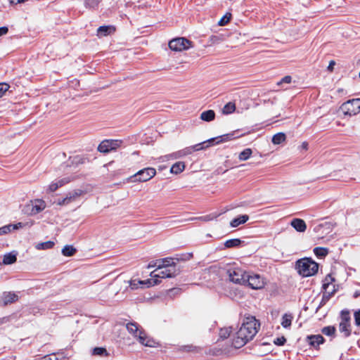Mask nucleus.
<instances>
[{
	"mask_svg": "<svg viewBox=\"0 0 360 360\" xmlns=\"http://www.w3.org/2000/svg\"><path fill=\"white\" fill-rule=\"evenodd\" d=\"M260 323L255 316H249L243 319V322L233 339L232 345L235 348H240L248 342L252 340L258 333Z\"/></svg>",
	"mask_w": 360,
	"mask_h": 360,
	"instance_id": "nucleus-1",
	"label": "nucleus"
},
{
	"mask_svg": "<svg viewBox=\"0 0 360 360\" xmlns=\"http://www.w3.org/2000/svg\"><path fill=\"white\" fill-rule=\"evenodd\" d=\"M179 273L180 269L176 268L174 262H172V264H158L157 269L150 273V276L158 280V278H173Z\"/></svg>",
	"mask_w": 360,
	"mask_h": 360,
	"instance_id": "nucleus-2",
	"label": "nucleus"
},
{
	"mask_svg": "<svg viewBox=\"0 0 360 360\" xmlns=\"http://www.w3.org/2000/svg\"><path fill=\"white\" fill-rule=\"evenodd\" d=\"M296 269L299 274L308 277L317 273L319 264L310 258H302L297 261Z\"/></svg>",
	"mask_w": 360,
	"mask_h": 360,
	"instance_id": "nucleus-3",
	"label": "nucleus"
},
{
	"mask_svg": "<svg viewBox=\"0 0 360 360\" xmlns=\"http://www.w3.org/2000/svg\"><path fill=\"white\" fill-rule=\"evenodd\" d=\"M232 136H233V134H224L222 136L210 139L206 141L195 144L192 147L186 148V151L184 153V155L190 154L194 150L198 151V150L206 148L211 145L218 144V143H220L222 142L227 141L231 139Z\"/></svg>",
	"mask_w": 360,
	"mask_h": 360,
	"instance_id": "nucleus-4",
	"label": "nucleus"
},
{
	"mask_svg": "<svg viewBox=\"0 0 360 360\" xmlns=\"http://www.w3.org/2000/svg\"><path fill=\"white\" fill-rule=\"evenodd\" d=\"M126 327L129 333L138 338L139 342L141 345L147 347L154 346L155 341L148 338L144 331L139 329L136 323H129L127 324Z\"/></svg>",
	"mask_w": 360,
	"mask_h": 360,
	"instance_id": "nucleus-5",
	"label": "nucleus"
},
{
	"mask_svg": "<svg viewBox=\"0 0 360 360\" xmlns=\"http://www.w3.org/2000/svg\"><path fill=\"white\" fill-rule=\"evenodd\" d=\"M340 109L346 115H357L360 112V98H354L345 102Z\"/></svg>",
	"mask_w": 360,
	"mask_h": 360,
	"instance_id": "nucleus-6",
	"label": "nucleus"
},
{
	"mask_svg": "<svg viewBox=\"0 0 360 360\" xmlns=\"http://www.w3.org/2000/svg\"><path fill=\"white\" fill-rule=\"evenodd\" d=\"M156 174V170L153 167H147L139 170L130 177L132 182H145L151 179Z\"/></svg>",
	"mask_w": 360,
	"mask_h": 360,
	"instance_id": "nucleus-7",
	"label": "nucleus"
},
{
	"mask_svg": "<svg viewBox=\"0 0 360 360\" xmlns=\"http://www.w3.org/2000/svg\"><path fill=\"white\" fill-rule=\"evenodd\" d=\"M227 274L229 280L236 284L245 285L247 273L240 268H231L228 269Z\"/></svg>",
	"mask_w": 360,
	"mask_h": 360,
	"instance_id": "nucleus-8",
	"label": "nucleus"
},
{
	"mask_svg": "<svg viewBox=\"0 0 360 360\" xmlns=\"http://www.w3.org/2000/svg\"><path fill=\"white\" fill-rule=\"evenodd\" d=\"M169 47L174 51H182L192 47V42L184 37H178L169 41Z\"/></svg>",
	"mask_w": 360,
	"mask_h": 360,
	"instance_id": "nucleus-9",
	"label": "nucleus"
},
{
	"mask_svg": "<svg viewBox=\"0 0 360 360\" xmlns=\"http://www.w3.org/2000/svg\"><path fill=\"white\" fill-rule=\"evenodd\" d=\"M248 284L251 288L259 290L264 288L265 283L263 278L259 274H247L245 285Z\"/></svg>",
	"mask_w": 360,
	"mask_h": 360,
	"instance_id": "nucleus-10",
	"label": "nucleus"
},
{
	"mask_svg": "<svg viewBox=\"0 0 360 360\" xmlns=\"http://www.w3.org/2000/svg\"><path fill=\"white\" fill-rule=\"evenodd\" d=\"M122 141L120 140H104L98 146V150L103 153H108L119 148Z\"/></svg>",
	"mask_w": 360,
	"mask_h": 360,
	"instance_id": "nucleus-11",
	"label": "nucleus"
},
{
	"mask_svg": "<svg viewBox=\"0 0 360 360\" xmlns=\"http://www.w3.org/2000/svg\"><path fill=\"white\" fill-rule=\"evenodd\" d=\"M159 283V281L156 279H148L146 281L132 280L130 281L129 286L132 290L140 288H143L145 285L147 287L155 285Z\"/></svg>",
	"mask_w": 360,
	"mask_h": 360,
	"instance_id": "nucleus-12",
	"label": "nucleus"
},
{
	"mask_svg": "<svg viewBox=\"0 0 360 360\" xmlns=\"http://www.w3.org/2000/svg\"><path fill=\"white\" fill-rule=\"evenodd\" d=\"M83 193V191L80 189H77L73 191L71 193H69L67 196L63 198L61 201L58 202V204L60 205H65L69 204L70 202L75 200V199L79 197Z\"/></svg>",
	"mask_w": 360,
	"mask_h": 360,
	"instance_id": "nucleus-13",
	"label": "nucleus"
},
{
	"mask_svg": "<svg viewBox=\"0 0 360 360\" xmlns=\"http://www.w3.org/2000/svg\"><path fill=\"white\" fill-rule=\"evenodd\" d=\"M31 207L30 214L34 215L44 210L46 207V204L44 200L37 199L32 202Z\"/></svg>",
	"mask_w": 360,
	"mask_h": 360,
	"instance_id": "nucleus-14",
	"label": "nucleus"
},
{
	"mask_svg": "<svg viewBox=\"0 0 360 360\" xmlns=\"http://www.w3.org/2000/svg\"><path fill=\"white\" fill-rule=\"evenodd\" d=\"M291 226L299 232H304L307 229V225L304 220L300 219H294L291 221Z\"/></svg>",
	"mask_w": 360,
	"mask_h": 360,
	"instance_id": "nucleus-15",
	"label": "nucleus"
},
{
	"mask_svg": "<svg viewBox=\"0 0 360 360\" xmlns=\"http://www.w3.org/2000/svg\"><path fill=\"white\" fill-rule=\"evenodd\" d=\"M307 340L309 345L313 347H317L324 341V338L321 335L307 336Z\"/></svg>",
	"mask_w": 360,
	"mask_h": 360,
	"instance_id": "nucleus-16",
	"label": "nucleus"
},
{
	"mask_svg": "<svg viewBox=\"0 0 360 360\" xmlns=\"http://www.w3.org/2000/svg\"><path fill=\"white\" fill-rule=\"evenodd\" d=\"M115 31V29L113 26L108 25V26H101L97 30V34L99 37H103L109 35L113 33Z\"/></svg>",
	"mask_w": 360,
	"mask_h": 360,
	"instance_id": "nucleus-17",
	"label": "nucleus"
},
{
	"mask_svg": "<svg viewBox=\"0 0 360 360\" xmlns=\"http://www.w3.org/2000/svg\"><path fill=\"white\" fill-rule=\"evenodd\" d=\"M18 295L13 292H5L3 295L2 301L4 305H7L8 304L15 302L18 300Z\"/></svg>",
	"mask_w": 360,
	"mask_h": 360,
	"instance_id": "nucleus-18",
	"label": "nucleus"
},
{
	"mask_svg": "<svg viewBox=\"0 0 360 360\" xmlns=\"http://www.w3.org/2000/svg\"><path fill=\"white\" fill-rule=\"evenodd\" d=\"M249 219V217L247 214L240 215L236 218H234L230 222L231 227L236 228L240 224H245Z\"/></svg>",
	"mask_w": 360,
	"mask_h": 360,
	"instance_id": "nucleus-19",
	"label": "nucleus"
},
{
	"mask_svg": "<svg viewBox=\"0 0 360 360\" xmlns=\"http://www.w3.org/2000/svg\"><path fill=\"white\" fill-rule=\"evenodd\" d=\"M335 289H333L331 291H325L323 294L322 299L321 302L317 308V310L324 306L331 298V297L335 294Z\"/></svg>",
	"mask_w": 360,
	"mask_h": 360,
	"instance_id": "nucleus-20",
	"label": "nucleus"
},
{
	"mask_svg": "<svg viewBox=\"0 0 360 360\" xmlns=\"http://www.w3.org/2000/svg\"><path fill=\"white\" fill-rule=\"evenodd\" d=\"M17 260V253L15 252H8V253H6V255H4V259H3V263L4 264H12L13 263H15Z\"/></svg>",
	"mask_w": 360,
	"mask_h": 360,
	"instance_id": "nucleus-21",
	"label": "nucleus"
},
{
	"mask_svg": "<svg viewBox=\"0 0 360 360\" xmlns=\"http://www.w3.org/2000/svg\"><path fill=\"white\" fill-rule=\"evenodd\" d=\"M215 117V112L212 110L204 111L200 115V119L205 122H210Z\"/></svg>",
	"mask_w": 360,
	"mask_h": 360,
	"instance_id": "nucleus-22",
	"label": "nucleus"
},
{
	"mask_svg": "<svg viewBox=\"0 0 360 360\" xmlns=\"http://www.w3.org/2000/svg\"><path fill=\"white\" fill-rule=\"evenodd\" d=\"M292 319L293 316L291 314H283L282 316L281 326L285 328H290L292 324Z\"/></svg>",
	"mask_w": 360,
	"mask_h": 360,
	"instance_id": "nucleus-23",
	"label": "nucleus"
},
{
	"mask_svg": "<svg viewBox=\"0 0 360 360\" xmlns=\"http://www.w3.org/2000/svg\"><path fill=\"white\" fill-rule=\"evenodd\" d=\"M339 330L344 334V337H349L351 335L350 323H340Z\"/></svg>",
	"mask_w": 360,
	"mask_h": 360,
	"instance_id": "nucleus-24",
	"label": "nucleus"
},
{
	"mask_svg": "<svg viewBox=\"0 0 360 360\" xmlns=\"http://www.w3.org/2000/svg\"><path fill=\"white\" fill-rule=\"evenodd\" d=\"M54 245L55 243L53 241L49 240L36 244L35 248L38 250H49L53 248Z\"/></svg>",
	"mask_w": 360,
	"mask_h": 360,
	"instance_id": "nucleus-25",
	"label": "nucleus"
},
{
	"mask_svg": "<svg viewBox=\"0 0 360 360\" xmlns=\"http://www.w3.org/2000/svg\"><path fill=\"white\" fill-rule=\"evenodd\" d=\"M185 168V164L184 162H176L174 163L171 169H170V172L173 174H179L181 173V172L184 171Z\"/></svg>",
	"mask_w": 360,
	"mask_h": 360,
	"instance_id": "nucleus-26",
	"label": "nucleus"
},
{
	"mask_svg": "<svg viewBox=\"0 0 360 360\" xmlns=\"http://www.w3.org/2000/svg\"><path fill=\"white\" fill-rule=\"evenodd\" d=\"M286 136L283 132L276 134L272 137V143L275 145L280 144L285 141Z\"/></svg>",
	"mask_w": 360,
	"mask_h": 360,
	"instance_id": "nucleus-27",
	"label": "nucleus"
},
{
	"mask_svg": "<svg viewBox=\"0 0 360 360\" xmlns=\"http://www.w3.org/2000/svg\"><path fill=\"white\" fill-rule=\"evenodd\" d=\"M314 253L317 257L323 258L328 254V249L326 248L316 247L314 249Z\"/></svg>",
	"mask_w": 360,
	"mask_h": 360,
	"instance_id": "nucleus-28",
	"label": "nucleus"
},
{
	"mask_svg": "<svg viewBox=\"0 0 360 360\" xmlns=\"http://www.w3.org/2000/svg\"><path fill=\"white\" fill-rule=\"evenodd\" d=\"M241 243H242V241L239 238H233V239L227 240L225 242L224 245L227 248H231L238 247L240 245Z\"/></svg>",
	"mask_w": 360,
	"mask_h": 360,
	"instance_id": "nucleus-29",
	"label": "nucleus"
},
{
	"mask_svg": "<svg viewBox=\"0 0 360 360\" xmlns=\"http://www.w3.org/2000/svg\"><path fill=\"white\" fill-rule=\"evenodd\" d=\"M77 250L72 245H65L62 249V254L65 257H71L75 255Z\"/></svg>",
	"mask_w": 360,
	"mask_h": 360,
	"instance_id": "nucleus-30",
	"label": "nucleus"
},
{
	"mask_svg": "<svg viewBox=\"0 0 360 360\" xmlns=\"http://www.w3.org/2000/svg\"><path fill=\"white\" fill-rule=\"evenodd\" d=\"M335 278L330 275L328 274L323 281L322 288L326 291L329 288L330 285L333 284Z\"/></svg>",
	"mask_w": 360,
	"mask_h": 360,
	"instance_id": "nucleus-31",
	"label": "nucleus"
},
{
	"mask_svg": "<svg viewBox=\"0 0 360 360\" xmlns=\"http://www.w3.org/2000/svg\"><path fill=\"white\" fill-rule=\"evenodd\" d=\"M252 153V151L250 148H245L241 153H240L238 155V159L241 161L247 160L250 158Z\"/></svg>",
	"mask_w": 360,
	"mask_h": 360,
	"instance_id": "nucleus-32",
	"label": "nucleus"
},
{
	"mask_svg": "<svg viewBox=\"0 0 360 360\" xmlns=\"http://www.w3.org/2000/svg\"><path fill=\"white\" fill-rule=\"evenodd\" d=\"M235 110H236L235 103H233L232 102H229L224 106V108L222 109V112L224 114L228 115V114H231L233 112H234Z\"/></svg>",
	"mask_w": 360,
	"mask_h": 360,
	"instance_id": "nucleus-33",
	"label": "nucleus"
},
{
	"mask_svg": "<svg viewBox=\"0 0 360 360\" xmlns=\"http://www.w3.org/2000/svg\"><path fill=\"white\" fill-rule=\"evenodd\" d=\"M231 333V328H221L219 333V338L224 340L229 337Z\"/></svg>",
	"mask_w": 360,
	"mask_h": 360,
	"instance_id": "nucleus-34",
	"label": "nucleus"
},
{
	"mask_svg": "<svg viewBox=\"0 0 360 360\" xmlns=\"http://www.w3.org/2000/svg\"><path fill=\"white\" fill-rule=\"evenodd\" d=\"M335 331H336L335 328L334 326H331L323 327L321 329L322 333H323L324 335H328V336L334 335V334L335 333Z\"/></svg>",
	"mask_w": 360,
	"mask_h": 360,
	"instance_id": "nucleus-35",
	"label": "nucleus"
},
{
	"mask_svg": "<svg viewBox=\"0 0 360 360\" xmlns=\"http://www.w3.org/2000/svg\"><path fill=\"white\" fill-rule=\"evenodd\" d=\"M217 216L218 215L216 214H207V215L202 216V217L191 218L189 220L199 219V220H202L204 221H211L214 219H216L217 217Z\"/></svg>",
	"mask_w": 360,
	"mask_h": 360,
	"instance_id": "nucleus-36",
	"label": "nucleus"
},
{
	"mask_svg": "<svg viewBox=\"0 0 360 360\" xmlns=\"http://www.w3.org/2000/svg\"><path fill=\"white\" fill-rule=\"evenodd\" d=\"M350 316L348 310H342L341 311V321L340 323H349Z\"/></svg>",
	"mask_w": 360,
	"mask_h": 360,
	"instance_id": "nucleus-37",
	"label": "nucleus"
},
{
	"mask_svg": "<svg viewBox=\"0 0 360 360\" xmlns=\"http://www.w3.org/2000/svg\"><path fill=\"white\" fill-rule=\"evenodd\" d=\"M100 2V0H86L85 6L87 8H95L96 7Z\"/></svg>",
	"mask_w": 360,
	"mask_h": 360,
	"instance_id": "nucleus-38",
	"label": "nucleus"
},
{
	"mask_svg": "<svg viewBox=\"0 0 360 360\" xmlns=\"http://www.w3.org/2000/svg\"><path fill=\"white\" fill-rule=\"evenodd\" d=\"M9 85L6 83H0V98L8 90Z\"/></svg>",
	"mask_w": 360,
	"mask_h": 360,
	"instance_id": "nucleus-39",
	"label": "nucleus"
},
{
	"mask_svg": "<svg viewBox=\"0 0 360 360\" xmlns=\"http://www.w3.org/2000/svg\"><path fill=\"white\" fill-rule=\"evenodd\" d=\"M60 187H61V186H59V181H56L52 182L49 185L48 190H49V192H54V191H56Z\"/></svg>",
	"mask_w": 360,
	"mask_h": 360,
	"instance_id": "nucleus-40",
	"label": "nucleus"
},
{
	"mask_svg": "<svg viewBox=\"0 0 360 360\" xmlns=\"http://www.w3.org/2000/svg\"><path fill=\"white\" fill-rule=\"evenodd\" d=\"M93 354L94 355L101 356L103 354H107V351L105 348H103V347H95L94 349Z\"/></svg>",
	"mask_w": 360,
	"mask_h": 360,
	"instance_id": "nucleus-41",
	"label": "nucleus"
},
{
	"mask_svg": "<svg viewBox=\"0 0 360 360\" xmlns=\"http://www.w3.org/2000/svg\"><path fill=\"white\" fill-rule=\"evenodd\" d=\"M11 227H12V226H10V224L1 227L0 228V236L11 232L12 231Z\"/></svg>",
	"mask_w": 360,
	"mask_h": 360,
	"instance_id": "nucleus-42",
	"label": "nucleus"
},
{
	"mask_svg": "<svg viewBox=\"0 0 360 360\" xmlns=\"http://www.w3.org/2000/svg\"><path fill=\"white\" fill-rule=\"evenodd\" d=\"M231 19V14H226L225 15L219 22V25L220 26L225 25L226 23L229 22Z\"/></svg>",
	"mask_w": 360,
	"mask_h": 360,
	"instance_id": "nucleus-43",
	"label": "nucleus"
},
{
	"mask_svg": "<svg viewBox=\"0 0 360 360\" xmlns=\"http://www.w3.org/2000/svg\"><path fill=\"white\" fill-rule=\"evenodd\" d=\"M286 342V339L285 337L282 336L280 338H277L274 340V343L278 346H282Z\"/></svg>",
	"mask_w": 360,
	"mask_h": 360,
	"instance_id": "nucleus-44",
	"label": "nucleus"
},
{
	"mask_svg": "<svg viewBox=\"0 0 360 360\" xmlns=\"http://www.w3.org/2000/svg\"><path fill=\"white\" fill-rule=\"evenodd\" d=\"M292 81L291 76L287 75L285 76L282 79L278 82V85H281L283 83L290 84Z\"/></svg>",
	"mask_w": 360,
	"mask_h": 360,
	"instance_id": "nucleus-45",
	"label": "nucleus"
},
{
	"mask_svg": "<svg viewBox=\"0 0 360 360\" xmlns=\"http://www.w3.org/2000/svg\"><path fill=\"white\" fill-rule=\"evenodd\" d=\"M70 177H64L61 179L58 180L59 181V186H63L71 181Z\"/></svg>",
	"mask_w": 360,
	"mask_h": 360,
	"instance_id": "nucleus-46",
	"label": "nucleus"
},
{
	"mask_svg": "<svg viewBox=\"0 0 360 360\" xmlns=\"http://www.w3.org/2000/svg\"><path fill=\"white\" fill-rule=\"evenodd\" d=\"M355 324L360 326V309L354 312Z\"/></svg>",
	"mask_w": 360,
	"mask_h": 360,
	"instance_id": "nucleus-47",
	"label": "nucleus"
},
{
	"mask_svg": "<svg viewBox=\"0 0 360 360\" xmlns=\"http://www.w3.org/2000/svg\"><path fill=\"white\" fill-rule=\"evenodd\" d=\"M84 158L79 157V156H75L73 158V162H75L76 164H82L84 163Z\"/></svg>",
	"mask_w": 360,
	"mask_h": 360,
	"instance_id": "nucleus-48",
	"label": "nucleus"
},
{
	"mask_svg": "<svg viewBox=\"0 0 360 360\" xmlns=\"http://www.w3.org/2000/svg\"><path fill=\"white\" fill-rule=\"evenodd\" d=\"M172 260V258H164L161 261H158V264H172L173 262H171Z\"/></svg>",
	"mask_w": 360,
	"mask_h": 360,
	"instance_id": "nucleus-49",
	"label": "nucleus"
},
{
	"mask_svg": "<svg viewBox=\"0 0 360 360\" xmlns=\"http://www.w3.org/2000/svg\"><path fill=\"white\" fill-rule=\"evenodd\" d=\"M8 28L7 27H0V37L5 35L8 33Z\"/></svg>",
	"mask_w": 360,
	"mask_h": 360,
	"instance_id": "nucleus-50",
	"label": "nucleus"
},
{
	"mask_svg": "<svg viewBox=\"0 0 360 360\" xmlns=\"http://www.w3.org/2000/svg\"><path fill=\"white\" fill-rule=\"evenodd\" d=\"M10 226H12L11 230H15V229H18L19 228H22V223L19 222V223H17L15 224H10Z\"/></svg>",
	"mask_w": 360,
	"mask_h": 360,
	"instance_id": "nucleus-51",
	"label": "nucleus"
},
{
	"mask_svg": "<svg viewBox=\"0 0 360 360\" xmlns=\"http://www.w3.org/2000/svg\"><path fill=\"white\" fill-rule=\"evenodd\" d=\"M335 65V62L334 60H330L328 66V70L330 72H333Z\"/></svg>",
	"mask_w": 360,
	"mask_h": 360,
	"instance_id": "nucleus-52",
	"label": "nucleus"
},
{
	"mask_svg": "<svg viewBox=\"0 0 360 360\" xmlns=\"http://www.w3.org/2000/svg\"><path fill=\"white\" fill-rule=\"evenodd\" d=\"M158 262H155V263H152V262H150V263L148 265L147 268H148V269H150V268L154 267V266H158Z\"/></svg>",
	"mask_w": 360,
	"mask_h": 360,
	"instance_id": "nucleus-53",
	"label": "nucleus"
},
{
	"mask_svg": "<svg viewBox=\"0 0 360 360\" xmlns=\"http://www.w3.org/2000/svg\"><path fill=\"white\" fill-rule=\"evenodd\" d=\"M359 295H360V292L356 291V292L354 293V297L356 298V297H358Z\"/></svg>",
	"mask_w": 360,
	"mask_h": 360,
	"instance_id": "nucleus-54",
	"label": "nucleus"
},
{
	"mask_svg": "<svg viewBox=\"0 0 360 360\" xmlns=\"http://www.w3.org/2000/svg\"><path fill=\"white\" fill-rule=\"evenodd\" d=\"M193 256V254L192 253H189L188 254V256H187V258L186 259H189L190 258H191Z\"/></svg>",
	"mask_w": 360,
	"mask_h": 360,
	"instance_id": "nucleus-55",
	"label": "nucleus"
},
{
	"mask_svg": "<svg viewBox=\"0 0 360 360\" xmlns=\"http://www.w3.org/2000/svg\"><path fill=\"white\" fill-rule=\"evenodd\" d=\"M178 290H179L178 289H171V290H169V292L171 293V292H173L174 291L176 292V291H178Z\"/></svg>",
	"mask_w": 360,
	"mask_h": 360,
	"instance_id": "nucleus-56",
	"label": "nucleus"
},
{
	"mask_svg": "<svg viewBox=\"0 0 360 360\" xmlns=\"http://www.w3.org/2000/svg\"><path fill=\"white\" fill-rule=\"evenodd\" d=\"M303 147H306L307 146V143H304Z\"/></svg>",
	"mask_w": 360,
	"mask_h": 360,
	"instance_id": "nucleus-57",
	"label": "nucleus"
},
{
	"mask_svg": "<svg viewBox=\"0 0 360 360\" xmlns=\"http://www.w3.org/2000/svg\"><path fill=\"white\" fill-rule=\"evenodd\" d=\"M303 147H306L307 146V143H304Z\"/></svg>",
	"mask_w": 360,
	"mask_h": 360,
	"instance_id": "nucleus-58",
	"label": "nucleus"
},
{
	"mask_svg": "<svg viewBox=\"0 0 360 360\" xmlns=\"http://www.w3.org/2000/svg\"><path fill=\"white\" fill-rule=\"evenodd\" d=\"M359 77H360V72H359Z\"/></svg>",
	"mask_w": 360,
	"mask_h": 360,
	"instance_id": "nucleus-59",
	"label": "nucleus"
}]
</instances>
